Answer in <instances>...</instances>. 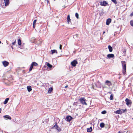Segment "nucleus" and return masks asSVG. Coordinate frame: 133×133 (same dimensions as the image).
<instances>
[{"label": "nucleus", "instance_id": "f257e3e1", "mask_svg": "<svg viewBox=\"0 0 133 133\" xmlns=\"http://www.w3.org/2000/svg\"><path fill=\"white\" fill-rule=\"evenodd\" d=\"M121 63L122 66V72L124 75L126 73V62L125 61H122Z\"/></svg>", "mask_w": 133, "mask_h": 133}, {"label": "nucleus", "instance_id": "f03ea898", "mask_svg": "<svg viewBox=\"0 0 133 133\" xmlns=\"http://www.w3.org/2000/svg\"><path fill=\"white\" fill-rule=\"evenodd\" d=\"M85 99L84 98H80L79 99V101L83 105H87V104L85 102Z\"/></svg>", "mask_w": 133, "mask_h": 133}, {"label": "nucleus", "instance_id": "7ed1b4c3", "mask_svg": "<svg viewBox=\"0 0 133 133\" xmlns=\"http://www.w3.org/2000/svg\"><path fill=\"white\" fill-rule=\"evenodd\" d=\"M57 123H56L53 126V128L56 129L58 132H59L61 131V128L57 125Z\"/></svg>", "mask_w": 133, "mask_h": 133}, {"label": "nucleus", "instance_id": "20e7f679", "mask_svg": "<svg viewBox=\"0 0 133 133\" xmlns=\"http://www.w3.org/2000/svg\"><path fill=\"white\" fill-rule=\"evenodd\" d=\"M125 101L126 102V104L128 106H129V105H131V102L129 99L127 98L125 99Z\"/></svg>", "mask_w": 133, "mask_h": 133}, {"label": "nucleus", "instance_id": "39448f33", "mask_svg": "<svg viewBox=\"0 0 133 133\" xmlns=\"http://www.w3.org/2000/svg\"><path fill=\"white\" fill-rule=\"evenodd\" d=\"M77 64V61L75 60H74L71 63V64L72 65L74 66L75 67L76 66V65Z\"/></svg>", "mask_w": 133, "mask_h": 133}, {"label": "nucleus", "instance_id": "423d86ee", "mask_svg": "<svg viewBox=\"0 0 133 133\" xmlns=\"http://www.w3.org/2000/svg\"><path fill=\"white\" fill-rule=\"evenodd\" d=\"M73 118L71 116H67L66 117V120L68 122H70Z\"/></svg>", "mask_w": 133, "mask_h": 133}, {"label": "nucleus", "instance_id": "0eeeda50", "mask_svg": "<svg viewBox=\"0 0 133 133\" xmlns=\"http://www.w3.org/2000/svg\"><path fill=\"white\" fill-rule=\"evenodd\" d=\"M3 117L6 120H7L8 119L10 120L11 119V117L8 115H5L3 116Z\"/></svg>", "mask_w": 133, "mask_h": 133}, {"label": "nucleus", "instance_id": "6e6552de", "mask_svg": "<svg viewBox=\"0 0 133 133\" xmlns=\"http://www.w3.org/2000/svg\"><path fill=\"white\" fill-rule=\"evenodd\" d=\"M2 63L5 67L7 66L9 64V63L8 62L6 61H3L2 62Z\"/></svg>", "mask_w": 133, "mask_h": 133}, {"label": "nucleus", "instance_id": "1a4fd4ad", "mask_svg": "<svg viewBox=\"0 0 133 133\" xmlns=\"http://www.w3.org/2000/svg\"><path fill=\"white\" fill-rule=\"evenodd\" d=\"M108 4V3L106 1H104L103 2H100V5L102 6H105Z\"/></svg>", "mask_w": 133, "mask_h": 133}, {"label": "nucleus", "instance_id": "9d476101", "mask_svg": "<svg viewBox=\"0 0 133 133\" xmlns=\"http://www.w3.org/2000/svg\"><path fill=\"white\" fill-rule=\"evenodd\" d=\"M105 83L109 86H110L112 85V84L111 82L108 80H107L106 81Z\"/></svg>", "mask_w": 133, "mask_h": 133}, {"label": "nucleus", "instance_id": "9b49d317", "mask_svg": "<svg viewBox=\"0 0 133 133\" xmlns=\"http://www.w3.org/2000/svg\"><path fill=\"white\" fill-rule=\"evenodd\" d=\"M111 22V19L110 18H108L106 21V24L107 25H109Z\"/></svg>", "mask_w": 133, "mask_h": 133}, {"label": "nucleus", "instance_id": "f8f14e48", "mask_svg": "<svg viewBox=\"0 0 133 133\" xmlns=\"http://www.w3.org/2000/svg\"><path fill=\"white\" fill-rule=\"evenodd\" d=\"M107 57L108 58H111L114 57V55L113 54H109L107 55Z\"/></svg>", "mask_w": 133, "mask_h": 133}, {"label": "nucleus", "instance_id": "ddd939ff", "mask_svg": "<svg viewBox=\"0 0 133 133\" xmlns=\"http://www.w3.org/2000/svg\"><path fill=\"white\" fill-rule=\"evenodd\" d=\"M4 1L5 3V6L8 5L9 3V0H4Z\"/></svg>", "mask_w": 133, "mask_h": 133}, {"label": "nucleus", "instance_id": "4468645a", "mask_svg": "<svg viewBox=\"0 0 133 133\" xmlns=\"http://www.w3.org/2000/svg\"><path fill=\"white\" fill-rule=\"evenodd\" d=\"M27 88L28 91L29 92H30L32 90V89L31 88V87L30 86H28L27 87Z\"/></svg>", "mask_w": 133, "mask_h": 133}, {"label": "nucleus", "instance_id": "2eb2a0df", "mask_svg": "<svg viewBox=\"0 0 133 133\" xmlns=\"http://www.w3.org/2000/svg\"><path fill=\"white\" fill-rule=\"evenodd\" d=\"M108 48L110 52H111L113 50L112 48L110 45H108Z\"/></svg>", "mask_w": 133, "mask_h": 133}, {"label": "nucleus", "instance_id": "dca6fc26", "mask_svg": "<svg viewBox=\"0 0 133 133\" xmlns=\"http://www.w3.org/2000/svg\"><path fill=\"white\" fill-rule=\"evenodd\" d=\"M126 49L125 48H123L122 50V52L124 54H125L126 51Z\"/></svg>", "mask_w": 133, "mask_h": 133}, {"label": "nucleus", "instance_id": "f3484780", "mask_svg": "<svg viewBox=\"0 0 133 133\" xmlns=\"http://www.w3.org/2000/svg\"><path fill=\"white\" fill-rule=\"evenodd\" d=\"M87 131L88 132H91L92 129L91 127L90 128H87Z\"/></svg>", "mask_w": 133, "mask_h": 133}, {"label": "nucleus", "instance_id": "a211bd4d", "mask_svg": "<svg viewBox=\"0 0 133 133\" xmlns=\"http://www.w3.org/2000/svg\"><path fill=\"white\" fill-rule=\"evenodd\" d=\"M9 100V98H6L5 99V101H4V102H3L4 104H6L7 103L8 101Z\"/></svg>", "mask_w": 133, "mask_h": 133}, {"label": "nucleus", "instance_id": "6ab92c4d", "mask_svg": "<svg viewBox=\"0 0 133 133\" xmlns=\"http://www.w3.org/2000/svg\"><path fill=\"white\" fill-rule=\"evenodd\" d=\"M115 113L116 114H121V110H117L115 111Z\"/></svg>", "mask_w": 133, "mask_h": 133}, {"label": "nucleus", "instance_id": "aec40b11", "mask_svg": "<svg viewBox=\"0 0 133 133\" xmlns=\"http://www.w3.org/2000/svg\"><path fill=\"white\" fill-rule=\"evenodd\" d=\"M51 54H53L54 53L56 52L57 54V52L56 50H51Z\"/></svg>", "mask_w": 133, "mask_h": 133}, {"label": "nucleus", "instance_id": "412c9836", "mask_svg": "<svg viewBox=\"0 0 133 133\" xmlns=\"http://www.w3.org/2000/svg\"><path fill=\"white\" fill-rule=\"evenodd\" d=\"M1 6L3 8H4L5 7V3L4 2L2 3L1 4Z\"/></svg>", "mask_w": 133, "mask_h": 133}, {"label": "nucleus", "instance_id": "4be33fe9", "mask_svg": "<svg viewBox=\"0 0 133 133\" xmlns=\"http://www.w3.org/2000/svg\"><path fill=\"white\" fill-rule=\"evenodd\" d=\"M31 63L34 66H38V64L37 63L35 62H33Z\"/></svg>", "mask_w": 133, "mask_h": 133}, {"label": "nucleus", "instance_id": "5701e85b", "mask_svg": "<svg viewBox=\"0 0 133 133\" xmlns=\"http://www.w3.org/2000/svg\"><path fill=\"white\" fill-rule=\"evenodd\" d=\"M67 19L68 21V23L70 21L71 19L70 18V17L69 15H68L67 17Z\"/></svg>", "mask_w": 133, "mask_h": 133}, {"label": "nucleus", "instance_id": "b1692460", "mask_svg": "<svg viewBox=\"0 0 133 133\" xmlns=\"http://www.w3.org/2000/svg\"><path fill=\"white\" fill-rule=\"evenodd\" d=\"M34 66L31 63V64L30 65V66L29 68V71H31L32 69L33 68V66Z\"/></svg>", "mask_w": 133, "mask_h": 133}, {"label": "nucleus", "instance_id": "393cba45", "mask_svg": "<svg viewBox=\"0 0 133 133\" xmlns=\"http://www.w3.org/2000/svg\"><path fill=\"white\" fill-rule=\"evenodd\" d=\"M47 66L50 68H51L52 67V65L50 64L49 63H47Z\"/></svg>", "mask_w": 133, "mask_h": 133}, {"label": "nucleus", "instance_id": "a878e982", "mask_svg": "<svg viewBox=\"0 0 133 133\" xmlns=\"http://www.w3.org/2000/svg\"><path fill=\"white\" fill-rule=\"evenodd\" d=\"M105 124L104 123H102L100 124V126L101 128H103Z\"/></svg>", "mask_w": 133, "mask_h": 133}, {"label": "nucleus", "instance_id": "bb28decb", "mask_svg": "<svg viewBox=\"0 0 133 133\" xmlns=\"http://www.w3.org/2000/svg\"><path fill=\"white\" fill-rule=\"evenodd\" d=\"M53 90L52 88L51 87L50 88H49L48 90V92L49 93H51V92H52Z\"/></svg>", "mask_w": 133, "mask_h": 133}, {"label": "nucleus", "instance_id": "cd10ccee", "mask_svg": "<svg viewBox=\"0 0 133 133\" xmlns=\"http://www.w3.org/2000/svg\"><path fill=\"white\" fill-rule=\"evenodd\" d=\"M18 45H21V40L20 39H18Z\"/></svg>", "mask_w": 133, "mask_h": 133}, {"label": "nucleus", "instance_id": "c85d7f7f", "mask_svg": "<svg viewBox=\"0 0 133 133\" xmlns=\"http://www.w3.org/2000/svg\"><path fill=\"white\" fill-rule=\"evenodd\" d=\"M127 109H121V114L123 113H124L125 112L127 111Z\"/></svg>", "mask_w": 133, "mask_h": 133}, {"label": "nucleus", "instance_id": "c756f323", "mask_svg": "<svg viewBox=\"0 0 133 133\" xmlns=\"http://www.w3.org/2000/svg\"><path fill=\"white\" fill-rule=\"evenodd\" d=\"M115 4H116L117 3V2L116 0H111Z\"/></svg>", "mask_w": 133, "mask_h": 133}, {"label": "nucleus", "instance_id": "7c9ffc66", "mask_svg": "<svg viewBox=\"0 0 133 133\" xmlns=\"http://www.w3.org/2000/svg\"><path fill=\"white\" fill-rule=\"evenodd\" d=\"M78 35L77 34V35H74V36L73 37L74 39H75V38H77L78 37Z\"/></svg>", "mask_w": 133, "mask_h": 133}, {"label": "nucleus", "instance_id": "2f4dec72", "mask_svg": "<svg viewBox=\"0 0 133 133\" xmlns=\"http://www.w3.org/2000/svg\"><path fill=\"white\" fill-rule=\"evenodd\" d=\"M75 16L78 19L79 18V15L77 13H76L75 14Z\"/></svg>", "mask_w": 133, "mask_h": 133}, {"label": "nucleus", "instance_id": "473e14b6", "mask_svg": "<svg viewBox=\"0 0 133 133\" xmlns=\"http://www.w3.org/2000/svg\"><path fill=\"white\" fill-rule=\"evenodd\" d=\"M113 98V95L112 94H111L110 96V100H112Z\"/></svg>", "mask_w": 133, "mask_h": 133}, {"label": "nucleus", "instance_id": "72a5a7b5", "mask_svg": "<svg viewBox=\"0 0 133 133\" xmlns=\"http://www.w3.org/2000/svg\"><path fill=\"white\" fill-rule=\"evenodd\" d=\"M106 113V111L105 110L101 112V113L103 114H105Z\"/></svg>", "mask_w": 133, "mask_h": 133}, {"label": "nucleus", "instance_id": "f704fd0d", "mask_svg": "<svg viewBox=\"0 0 133 133\" xmlns=\"http://www.w3.org/2000/svg\"><path fill=\"white\" fill-rule=\"evenodd\" d=\"M130 24L131 26H133V21H131L130 22Z\"/></svg>", "mask_w": 133, "mask_h": 133}, {"label": "nucleus", "instance_id": "c9c22d12", "mask_svg": "<svg viewBox=\"0 0 133 133\" xmlns=\"http://www.w3.org/2000/svg\"><path fill=\"white\" fill-rule=\"evenodd\" d=\"M62 45L61 44H60V45H59V49H60V50H61L62 49Z\"/></svg>", "mask_w": 133, "mask_h": 133}, {"label": "nucleus", "instance_id": "e433bc0d", "mask_svg": "<svg viewBox=\"0 0 133 133\" xmlns=\"http://www.w3.org/2000/svg\"><path fill=\"white\" fill-rule=\"evenodd\" d=\"M37 20H35L33 22V24H35L36 23V22Z\"/></svg>", "mask_w": 133, "mask_h": 133}, {"label": "nucleus", "instance_id": "4c0bfd02", "mask_svg": "<svg viewBox=\"0 0 133 133\" xmlns=\"http://www.w3.org/2000/svg\"><path fill=\"white\" fill-rule=\"evenodd\" d=\"M16 41L15 40V41L14 42L12 43L13 45H15V44H16Z\"/></svg>", "mask_w": 133, "mask_h": 133}, {"label": "nucleus", "instance_id": "58836bf2", "mask_svg": "<svg viewBox=\"0 0 133 133\" xmlns=\"http://www.w3.org/2000/svg\"><path fill=\"white\" fill-rule=\"evenodd\" d=\"M130 16H133V12H132L130 14Z\"/></svg>", "mask_w": 133, "mask_h": 133}, {"label": "nucleus", "instance_id": "ea45409f", "mask_svg": "<svg viewBox=\"0 0 133 133\" xmlns=\"http://www.w3.org/2000/svg\"><path fill=\"white\" fill-rule=\"evenodd\" d=\"M35 24H33V26L34 28H35Z\"/></svg>", "mask_w": 133, "mask_h": 133}, {"label": "nucleus", "instance_id": "a19ab883", "mask_svg": "<svg viewBox=\"0 0 133 133\" xmlns=\"http://www.w3.org/2000/svg\"><path fill=\"white\" fill-rule=\"evenodd\" d=\"M68 87V85H67L65 87V88H67V87Z\"/></svg>", "mask_w": 133, "mask_h": 133}, {"label": "nucleus", "instance_id": "79ce46f5", "mask_svg": "<svg viewBox=\"0 0 133 133\" xmlns=\"http://www.w3.org/2000/svg\"><path fill=\"white\" fill-rule=\"evenodd\" d=\"M1 108H0V113H1Z\"/></svg>", "mask_w": 133, "mask_h": 133}, {"label": "nucleus", "instance_id": "37998d69", "mask_svg": "<svg viewBox=\"0 0 133 133\" xmlns=\"http://www.w3.org/2000/svg\"><path fill=\"white\" fill-rule=\"evenodd\" d=\"M118 133H122V132H121L120 131H119L118 132Z\"/></svg>", "mask_w": 133, "mask_h": 133}, {"label": "nucleus", "instance_id": "c03bdc74", "mask_svg": "<svg viewBox=\"0 0 133 133\" xmlns=\"http://www.w3.org/2000/svg\"><path fill=\"white\" fill-rule=\"evenodd\" d=\"M47 0V1L48 2V3L49 2V1H48V0Z\"/></svg>", "mask_w": 133, "mask_h": 133}, {"label": "nucleus", "instance_id": "a18cd8bd", "mask_svg": "<svg viewBox=\"0 0 133 133\" xmlns=\"http://www.w3.org/2000/svg\"><path fill=\"white\" fill-rule=\"evenodd\" d=\"M105 33V32L104 31L103 33V34H104Z\"/></svg>", "mask_w": 133, "mask_h": 133}, {"label": "nucleus", "instance_id": "49530a36", "mask_svg": "<svg viewBox=\"0 0 133 133\" xmlns=\"http://www.w3.org/2000/svg\"><path fill=\"white\" fill-rule=\"evenodd\" d=\"M1 43V41H0V44Z\"/></svg>", "mask_w": 133, "mask_h": 133}, {"label": "nucleus", "instance_id": "de8ad7c7", "mask_svg": "<svg viewBox=\"0 0 133 133\" xmlns=\"http://www.w3.org/2000/svg\"><path fill=\"white\" fill-rule=\"evenodd\" d=\"M11 47L13 49V48H12V46H11Z\"/></svg>", "mask_w": 133, "mask_h": 133}, {"label": "nucleus", "instance_id": "09e8293b", "mask_svg": "<svg viewBox=\"0 0 133 133\" xmlns=\"http://www.w3.org/2000/svg\"><path fill=\"white\" fill-rule=\"evenodd\" d=\"M132 119H133V118H132Z\"/></svg>", "mask_w": 133, "mask_h": 133}]
</instances>
